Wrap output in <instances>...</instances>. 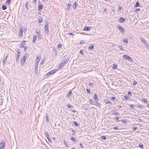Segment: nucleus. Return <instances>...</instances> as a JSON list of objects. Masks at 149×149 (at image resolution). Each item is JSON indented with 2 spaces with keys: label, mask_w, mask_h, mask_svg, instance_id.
Returning <instances> with one entry per match:
<instances>
[{
  "label": "nucleus",
  "mask_w": 149,
  "mask_h": 149,
  "mask_svg": "<svg viewBox=\"0 0 149 149\" xmlns=\"http://www.w3.org/2000/svg\"><path fill=\"white\" fill-rule=\"evenodd\" d=\"M72 93V91H70L68 93L67 95V97H69L71 95Z\"/></svg>",
  "instance_id": "a211bd4d"
},
{
  "label": "nucleus",
  "mask_w": 149,
  "mask_h": 149,
  "mask_svg": "<svg viewBox=\"0 0 149 149\" xmlns=\"http://www.w3.org/2000/svg\"><path fill=\"white\" fill-rule=\"evenodd\" d=\"M23 110L20 109L19 110V112L20 114L22 113L23 112Z\"/></svg>",
  "instance_id": "8fccbe9b"
},
{
  "label": "nucleus",
  "mask_w": 149,
  "mask_h": 149,
  "mask_svg": "<svg viewBox=\"0 0 149 149\" xmlns=\"http://www.w3.org/2000/svg\"><path fill=\"white\" fill-rule=\"evenodd\" d=\"M20 56V54L19 52H17V56L16 57V61L17 62L18 61L19 58Z\"/></svg>",
  "instance_id": "1a4fd4ad"
},
{
  "label": "nucleus",
  "mask_w": 149,
  "mask_h": 149,
  "mask_svg": "<svg viewBox=\"0 0 149 149\" xmlns=\"http://www.w3.org/2000/svg\"><path fill=\"white\" fill-rule=\"evenodd\" d=\"M138 107L140 108H143V106H141V105H139L138 106Z\"/></svg>",
  "instance_id": "680f3d73"
},
{
  "label": "nucleus",
  "mask_w": 149,
  "mask_h": 149,
  "mask_svg": "<svg viewBox=\"0 0 149 149\" xmlns=\"http://www.w3.org/2000/svg\"><path fill=\"white\" fill-rule=\"evenodd\" d=\"M123 58L125 60H127L130 62H132V60L131 58L129 56L127 55H124L123 56Z\"/></svg>",
  "instance_id": "f03ea898"
},
{
  "label": "nucleus",
  "mask_w": 149,
  "mask_h": 149,
  "mask_svg": "<svg viewBox=\"0 0 149 149\" xmlns=\"http://www.w3.org/2000/svg\"><path fill=\"white\" fill-rule=\"evenodd\" d=\"M130 107L131 108V109H134V105H133V104H131Z\"/></svg>",
  "instance_id": "a19ab883"
},
{
  "label": "nucleus",
  "mask_w": 149,
  "mask_h": 149,
  "mask_svg": "<svg viewBox=\"0 0 149 149\" xmlns=\"http://www.w3.org/2000/svg\"><path fill=\"white\" fill-rule=\"evenodd\" d=\"M125 19L122 17L120 18V19L119 20V22L122 23H123L124 22Z\"/></svg>",
  "instance_id": "4468645a"
},
{
  "label": "nucleus",
  "mask_w": 149,
  "mask_h": 149,
  "mask_svg": "<svg viewBox=\"0 0 149 149\" xmlns=\"http://www.w3.org/2000/svg\"><path fill=\"white\" fill-rule=\"evenodd\" d=\"M101 138L103 140H105L106 139V137L105 136H101Z\"/></svg>",
  "instance_id": "58836bf2"
},
{
  "label": "nucleus",
  "mask_w": 149,
  "mask_h": 149,
  "mask_svg": "<svg viewBox=\"0 0 149 149\" xmlns=\"http://www.w3.org/2000/svg\"><path fill=\"white\" fill-rule=\"evenodd\" d=\"M79 145L81 146V148H84V146L81 143H80Z\"/></svg>",
  "instance_id": "338daca9"
},
{
  "label": "nucleus",
  "mask_w": 149,
  "mask_h": 149,
  "mask_svg": "<svg viewBox=\"0 0 149 149\" xmlns=\"http://www.w3.org/2000/svg\"><path fill=\"white\" fill-rule=\"evenodd\" d=\"M1 145H2L1 147L3 149L4 148V147H5V143H4L3 142L2 143H1Z\"/></svg>",
  "instance_id": "c756f323"
},
{
  "label": "nucleus",
  "mask_w": 149,
  "mask_h": 149,
  "mask_svg": "<svg viewBox=\"0 0 149 149\" xmlns=\"http://www.w3.org/2000/svg\"><path fill=\"white\" fill-rule=\"evenodd\" d=\"M26 54H25L22 57V60L23 61H25L26 59Z\"/></svg>",
  "instance_id": "cd10ccee"
},
{
  "label": "nucleus",
  "mask_w": 149,
  "mask_h": 149,
  "mask_svg": "<svg viewBox=\"0 0 149 149\" xmlns=\"http://www.w3.org/2000/svg\"><path fill=\"white\" fill-rule=\"evenodd\" d=\"M117 67V65L116 64H113L112 68L113 69H116Z\"/></svg>",
  "instance_id": "b1692460"
},
{
  "label": "nucleus",
  "mask_w": 149,
  "mask_h": 149,
  "mask_svg": "<svg viewBox=\"0 0 149 149\" xmlns=\"http://www.w3.org/2000/svg\"><path fill=\"white\" fill-rule=\"evenodd\" d=\"M116 98L115 97H111V99L112 100H114Z\"/></svg>",
  "instance_id": "603ef678"
},
{
  "label": "nucleus",
  "mask_w": 149,
  "mask_h": 149,
  "mask_svg": "<svg viewBox=\"0 0 149 149\" xmlns=\"http://www.w3.org/2000/svg\"><path fill=\"white\" fill-rule=\"evenodd\" d=\"M140 9L139 8H137L135 10V11L136 12V11H140Z\"/></svg>",
  "instance_id": "13d9d810"
},
{
  "label": "nucleus",
  "mask_w": 149,
  "mask_h": 149,
  "mask_svg": "<svg viewBox=\"0 0 149 149\" xmlns=\"http://www.w3.org/2000/svg\"><path fill=\"white\" fill-rule=\"evenodd\" d=\"M94 47V46L93 45H91V46H90L88 47V49L91 50H92Z\"/></svg>",
  "instance_id": "4be33fe9"
},
{
  "label": "nucleus",
  "mask_w": 149,
  "mask_h": 149,
  "mask_svg": "<svg viewBox=\"0 0 149 149\" xmlns=\"http://www.w3.org/2000/svg\"><path fill=\"white\" fill-rule=\"evenodd\" d=\"M119 48L120 49H121V50H122V49H123V47H122V46H119Z\"/></svg>",
  "instance_id": "e2e57ef3"
},
{
  "label": "nucleus",
  "mask_w": 149,
  "mask_h": 149,
  "mask_svg": "<svg viewBox=\"0 0 149 149\" xmlns=\"http://www.w3.org/2000/svg\"><path fill=\"white\" fill-rule=\"evenodd\" d=\"M141 40L142 42H143L144 43H145L146 41L144 38H141Z\"/></svg>",
  "instance_id": "e433bc0d"
},
{
  "label": "nucleus",
  "mask_w": 149,
  "mask_h": 149,
  "mask_svg": "<svg viewBox=\"0 0 149 149\" xmlns=\"http://www.w3.org/2000/svg\"><path fill=\"white\" fill-rule=\"evenodd\" d=\"M63 142L64 144L66 146V147H67L68 146V145L67 142L65 140H63Z\"/></svg>",
  "instance_id": "c85d7f7f"
},
{
  "label": "nucleus",
  "mask_w": 149,
  "mask_h": 149,
  "mask_svg": "<svg viewBox=\"0 0 149 149\" xmlns=\"http://www.w3.org/2000/svg\"><path fill=\"white\" fill-rule=\"evenodd\" d=\"M45 134L46 135V137H48L49 136V134L47 132H45Z\"/></svg>",
  "instance_id": "c9c22d12"
},
{
  "label": "nucleus",
  "mask_w": 149,
  "mask_h": 149,
  "mask_svg": "<svg viewBox=\"0 0 149 149\" xmlns=\"http://www.w3.org/2000/svg\"><path fill=\"white\" fill-rule=\"evenodd\" d=\"M37 36L39 39H41V36L40 33L37 34Z\"/></svg>",
  "instance_id": "473e14b6"
},
{
  "label": "nucleus",
  "mask_w": 149,
  "mask_h": 149,
  "mask_svg": "<svg viewBox=\"0 0 149 149\" xmlns=\"http://www.w3.org/2000/svg\"><path fill=\"white\" fill-rule=\"evenodd\" d=\"M43 8V6L41 4H40L38 5V10H42Z\"/></svg>",
  "instance_id": "f8f14e48"
},
{
  "label": "nucleus",
  "mask_w": 149,
  "mask_h": 149,
  "mask_svg": "<svg viewBox=\"0 0 149 149\" xmlns=\"http://www.w3.org/2000/svg\"><path fill=\"white\" fill-rule=\"evenodd\" d=\"M42 21V18H40L38 19V22L39 23H41Z\"/></svg>",
  "instance_id": "ea45409f"
},
{
  "label": "nucleus",
  "mask_w": 149,
  "mask_h": 149,
  "mask_svg": "<svg viewBox=\"0 0 149 149\" xmlns=\"http://www.w3.org/2000/svg\"><path fill=\"white\" fill-rule=\"evenodd\" d=\"M39 61H40V59H38V57H37L36 58V63H35V65H38V63H39Z\"/></svg>",
  "instance_id": "2eb2a0df"
},
{
  "label": "nucleus",
  "mask_w": 149,
  "mask_h": 149,
  "mask_svg": "<svg viewBox=\"0 0 149 149\" xmlns=\"http://www.w3.org/2000/svg\"><path fill=\"white\" fill-rule=\"evenodd\" d=\"M68 34H69V35H73V36H74V34L73 33H68Z\"/></svg>",
  "instance_id": "6e6d98bb"
},
{
  "label": "nucleus",
  "mask_w": 149,
  "mask_h": 149,
  "mask_svg": "<svg viewBox=\"0 0 149 149\" xmlns=\"http://www.w3.org/2000/svg\"><path fill=\"white\" fill-rule=\"evenodd\" d=\"M37 39V36H34L33 37L32 42L34 44L35 43L36 40Z\"/></svg>",
  "instance_id": "9d476101"
},
{
  "label": "nucleus",
  "mask_w": 149,
  "mask_h": 149,
  "mask_svg": "<svg viewBox=\"0 0 149 149\" xmlns=\"http://www.w3.org/2000/svg\"><path fill=\"white\" fill-rule=\"evenodd\" d=\"M48 28H49V24L48 23L46 22V24L45 25V29L44 30L45 31H49V30H48Z\"/></svg>",
  "instance_id": "6e6552de"
},
{
  "label": "nucleus",
  "mask_w": 149,
  "mask_h": 149,
  "mask_svg": "<svg viewBox=\"0 0 149 149\" xmlns=\"http://www.w3.org/2000/svg\"><path fill=\"white\" fill-rule=\"evenodd\" d=\"M142 101H143V102H144L145 103H147L148 102V101H146L145 99H143L142 100Z\"/></svg>",
  "instance_id": "c03bdc74"
},
{
  "label": "nucleus",
  "mask_w": 149,
  "mask_h": 149,
  "mask_svg": "<svg viewBox=\"0 0 149 149\" xmlns=\"http://www.w3.org/2000/svg\"><path fill=\"white\" fill-rule=\"evenodd\" d=\"M67 107L69 108H71V105L70 104H68Z\"/></svg>",
  "instance_id": "0e129e2a"
},
{
  "label": "nucleus",
  "mask_w": 149,
  "mask_h": 149,
  "mask_svg": "<svg viewBox=\"0 0 149 149\" xmlns=\"http://www.w3.org/2000/svg\"><path fill=\"white\" fill-rule=\"evenodd\" d=\"M7 8V7L6 6L4 5H3L2 6V10H5Z\"/></svg>",
  "instance_id": "bb28decb"
},
{
  "label": "nucleus",
  "mask_w": 149,
  "mask_h": 149,
  "mask_svg": "<svg viewBox=\"0 0 149 149\" xmlns=\"http://www.w3.org/2000/svg\"><path fill=\"white\" fill-rule=\"evenodd\" d=\"M25 62V61H23V60H21V65L23 66L24 65Z\"/></svg>",
  "instance_id": "a878e982"
},
{
  "label": "nucleus",
  "mask_w": 149,
  "mask_h": 149,
  "mask_svg": "<svg viewBox=\"0 0 149 149\" xmlns=\"http://www.w3.org/2000/svg\"><path fill=\"white\" fill-rule=\"evenodd\" d=\"M56 70H51L48 72L46 74L47 76H49V75L54 74Z\"/></svg>",
  "instance_id": "39448f33"
},
{
  "label": "nucleus",
  "mask_w": 149,
  "mask_h": 149,
  "mask_svg": "<svg viewBox=\"0 0 149 149\" xmlns=\"http://www.w3.org/2000/svg\"><path fill=\"white\" fill-rule=\"evenodd\" d=\"M24 47V51H26L27 49V47H26V46H25Z\"/></svg>",
  "instance_id": "bf43d9fd"
},
{
  "label": "nucleus",
  "mask_w": 149,
  "mask_h": 149,
  "mask_svg": "<svg viewBox=\"0 0 149 149\" xmlns=\"http://www.w3.org/2000/svg\"><path fill=\"white\" fill-rule=\"evenodd\" d=\"M118 28L119 29L120 31L122 33H124L125 31L121 26H118Z\"/></svg>",
  "instance_id": "20e7f679"
},
{
  "label": "nucleus",
  "mask_w": 149,
  "mask_h": 149,
  "mask_svg": "<svg viewBox=\"0 0 149 149\" xmlns=\"http://www.w3.org/2000/svg\"><path fill=\"white\" fill-rule=\"evenodd\" d=\"M71 5V3H70V2L67 4V7L66 8V9L69 10L70 8V7Z\"/></svg>",
  "instance_id": "ddd939ff"
},
{
  "label": "nucleus",
  "mask_w": 149,
  "mask_h": 149,
  "mask_svg": "<svg viewBox=\"0 0 149 149\" xmlns=\"http://www.w3.org/2000/svg\"><path fill=\"white\" fill-rule=\"evenodd\" d=\"M91 28L90 26H85L83 30L84 31H89L91 30Z\"/></svg>",
  "instance_id": "0eeeda50"
},
{
  "label": "nucleus",
  "mask_w": 149,
  "mask_h": 149,
  "mask_svg": "<svg viewBox=\"0 0 149 149\" xmlns=\"http://www.w3.org/2000/svg\"><path fill=\"white\" fill-rule=\"evenodd\" d=\"M73 124L75 126H78V123L76 122H75V121L74 122H73Z\"/></svg>",
  "instance_id": "4c0bfd02"
},
{
  "label": "nucleus",
  "mask_w": 149,
  "mask_h": 149,
  "mask_svg": "<svg viewBox=\"0 0 149 149\" xmlns=\"http://www.w3.org/2000/svg\"><path fill=\"white\" fill-rule=\"evenodd\" d=\"M128 41L126 39H124L123 40V42L125 43H126Z\"/></svg>",
  "instance_id": "49530a36"
},
{
  "label": "nucleus",
  "mask_w": 149,
  "mask_h": 149,
  "mask_svg": "<svg viewBox=\"0 0 149 149\" xmlns=\"http://www.w3.org/2000/svg\"><path fill=\"white\" fill-rule=\"evenodd\" d=\"M104 102L106 104H108L110 105H112V103L110 101L107 99L104 100Z\"/></svg>",
  "instance_id": "9b49d317"
},
{
  "label": "nucleus",
  "mask_w": 149,
  "mask_h": 149,
  "mask_svg": "<svg viewBox=\"0 0 149 149\" xmlns=\"http://www.w3.org/2000/svg\"><path fill=\"white\" fill-rule=\"evenodd\" d=\"M25 7L27 10H29L28 2L27 1L25 3Z\"/></svg>",
  "instance_id": "5701e85b"
},
{
  "label": "nucleus",
  "mask_w": 149,
  "mask_h": 149,
  "mask_svg": "<svg viewBox=\"0 0 149 149\" xmlns=\"http://www.w3.org/2000/svg\"><path fill=\"white\" fill-rule=\"evenodd\" d=\"M61 47V44H58V47L59 48H60Z\"/></svg>",
  "instance_id": "864d4df0"
},
{
  "label": "nucleus",
  "mask_w": 149,
  "mask_h": 149,
  "mask_svg": "<svg viewBox=\"0 0 149 149\" xmlns=\"http://www.w3.org/2000/svg\"><path fill=\"white\" fill-rule=\"evenodd\" d=\"M94 99L95 100L97 101L98 100V97L97 94H95L94 95Z\"/></svg>",
  "instance_id": "f3484780"
},
{
  "label": "nucleus",
  "mask_w": 149,
  "mask_h": 149,
  "mask_svg": "<svg viewBox=\"0 0 149 149\" xmlns=\"http://www.w3.org/2000/svg\"><path fill=\"white\" fill-rule=\"evenodd\" d=\"M6 2L7 3H10V0H7Z\"/></svg>",
  "instance_id": "052dcab7"
},
{
  "label": "nucleus",
  "mask_w": 149,
  "mask_h": 149,
  "mask_svg": "<svg viewBox=\"0 0 149 149\" xmlns=\"http://www.w3.org/2000/svg\"><path fill=\"white\" fill-rule=\"evenodd\" d=\"M70 139L73 142H76L77 141V140H76L73 137H71Z\"/></svg>",
  "instance_id": "393cba45"
},
{
  "label": "nucleus",
  "mask_w": 149,
  "mask_h": 149,
  "mask_svg": "<svg viewBox=\"0 0 149 149\" xmlns=\"http://www.w3.org/2000/svg\"><path fill=\"white\" fill-rule=\"evenodd\" d=\"M93 85V84H92V83H90L89 84V85H88V86H89L92 87V86Z\"/></svg>",
  "instance_id": "5fc2aeb1"
},
{
  "label": "nucleus",
  "mask_w": 149,
  "mask_h": 149,
  "mask_svg": "<svg viewBox=\"0 0 149 149\" xmlns=\"http://www.w3.org/2000/svg\"><path fill=\"white\" fill-rule=\"evenodd\" d=\"M72 132H73V134H72V135H74V133L75 132V131L73 130H72Z\"/></svg>",
  "instance_id": "3c124183"
},
{
  "label": "nucleus",
  "mask_w": 149,
  "mask_h": 149,
  "mask_svg": "<svg viewBox=\"0 0 149 149\" xmlns=\"http://www.w3.org/2000/svg\"><path fill=\"white\" fill-rule=\"evenodd\" d=\"M74 8H76L77 6V4L76 2V1H75L72 6Z\"/></svg>",
  "instance_id": "aec40b11"
},
{
  "label": "nucleus",
  "mask_w": 149,
  "mask_h": 149,
  "mask_svg": "<svg viewBox=\"0 0 149 149\" xmlns=\"http://www.w3.org/2000/svg\"><path fill=\"white\" fill-rule=\"evenodd\" d=\"M46 121L47 122H49V118H48V115H47L46 116Z\"/></svg>",
  "instance_id": "72a5a7b5"
},
{
  "label": "nucleus",
  "mask_w": 149,
  "mask_h": 149,
  "mask_svg": "<svg viewBox=\"0 0 149 149\" xmlns=\"http://www.w3.org/2000/svg\"><path fill=\"white\" fill-rule=\"evenodd\" d=\"M38 65H36L35 71V72L37 74V73L38 72Z\"/></svg>",
  "instance_id": "6ab92c4d"
},
{
  "label": "nucleus",
  "mask_w": 149,
  "mask_h": 149,
  "mask_svg": "<svg viewBox=\"0 0 149 149\" xmlns=\"http://www.w3.org/2000/svg\"><path fill=\"white\" fill-rule=\"evenodd\" d=\"M143 145L142 143H140L139 145V147L141 148H143Z\"/></svg>",
  "instance_id": "7c9ffc66"
},
{
  "label": "nucleus",
  "mask_w": 149,
  "mask_h": 149,
  "mask_svg": "<svg viewBox=\"0 0 149 149\" xmlns=\"http://www.w3.org/2000/svg\"><path fill=\"white\" fill-rule=\"evenodd\" d=\"M86 91L87 92V93H90L91 92V90H88V89L87 88L86 89Z\"/></svg>",
  "instance_id": "de8ad7c7"
},
{
  "label": "nucleus",
  "mask_w": 149,
  "mask_h": 149,
  "mask_svg": "<svg viewBox=\"0 0 149 149\" xmlns=\"http://www.w3.org/2000/svg\"><path fill=\"white\" fill-rule=\"evenodd\" d=\"M84 42V41H83V40H81V41L80 42V43L81 44H82Z\"/></svg>",
  "instance_id": "774afa93"
},
{
  "label": "nucleus",
  "mask_w": 149,
  "mask_h": 149,
  "mask_svg": "<svg viewBox=\"0 0 149 149\" xmlns=\"http://www.w3.org/2000/svg\"><path fill=\"white\" fill-rule=\"evenodd\" d=\"M140 6V5L139 2H138V1H137L135 5V7H137Z\"/></svg>",
  "instance_id": "412c9836"
},
{
  "label": "nucleus",
  "mask_w": 149,
  "mask_h": 149,
  "mask_svg": "<svg viewBox=\"0 0 149 149\" xmlns=\"http://www.w3.org/2000/svg\"><path fill=\"white\" fill-rule=\"evenodd\" d=\"M36 33L37 34L40 33V31H39L38 30H37L36 31Z\"/></svg>",
  "instance_id": "79ce46f5"
},
{
  "label": "nucleus",
  "mask_w": 149,
  "mask_h": 149,
  "mask_svg": "<svg viewBox=\"0 0 149 149\" xmlns=\"http://www.w3.org/2000/svg\"><path fill=\"white\" fill-rule=\"evenodd\" d=\"M127 94L128 95H130V96L131 97L132 96V95L131 94V93L130 92H128L127 93Z\"/></svg>",
  "instance_id": "09e8293b"
},
{
  "label": "nucleus",
  "mask_w": 149,
  "mask_h": 149,
  "mask_svg": "<svg viewBox=\"0 0 149 149\" xmlns=\"http://www.w3.org/2000/svg\"><path fill=\"white\" fill-rule=\"evenodd\" d=\"M26 41L25 40L23 41L22 42L21 44L19 46V47L20 48H23L24 47V46L25 44Z\"/></svg>",
  "instance_id": "423d86ee"
},
{
  "label": "nucleus",
  "mask_w": 149,
  "mask_h": 149,
  "mask_svg": "<svg viewBox=\"0 0 149 149\" xmlns=\"http://www.w3.org/2000/svg\"><path fill=\"white\" fill-rule=\"evenodd\" d=\"M8 57V55H6V56L5 58H4V60L3 61V62H4L5 61H6L7 58Z\"/></svg>",
  "instance_id": "f704fd0d"
},
{
  "label": "nucleus",
  "mask_w": 149,
  "mask_h": 149,
  "mask_svg": "<svg viewBox=\"0 0 149 149\" xmlns=\"http://www.w3.org/2000/svg\"><path fill=\"white\" fill-rule=\"evenodd\" d=\"M124 97L126 100H127L129 98V97L127 96H125Z\"/></svg>",
  "instance_id": "a18cd8bd"
},
{
  "label": "nucleus",
  "mask_w": 149,
  "mask_h": 149,
  "mask_svg": "<svg viewBox=\"0 0 149 149\" xmlns=\"http://www.w3.org/2000/svg\"><path fill=\"white\" fill-rule=\"evenodd\" d=\"M137 84V83L136 81H134L133 83V84L134 85H136Z\"/></svg>",
  "instance_id": "4d7b16f0"
},
{
  "label": "nucleus",
  "mask_w": 149,
  "mask_h": 149,
  "mask_svg": "<svg viewBox=\"0 0 149 149\" xmlns=\"http://www.w3.org/2000/svg\"><path fill=\"white\" fill-rule=\"evenodd\" d=\"M110 112L113 115H117L118 114L117 112L113 110H112Z\"/></svg>",
  "instance_id": "dca6fc26"
},
{
  "label": "nucleus",
  "mask_w": 149,
  "mask_h": 149,
  "mask_svg": "<svg viewBox=\"0 0 149 149\" xmlns=\"http://www.w3.org/2000/svg\"><path fill=\"white\" fill-rule=\"evenodd\" d=\"M93 104L96 106H98L99 105V103L97 102H95Z\"/></svg>",
  "instance_id": "2f4dec72"
},
{
  "label": "nucleus",
  "mask_w": 149,
  "mask_h": 149,
  "mask_svg": "<svg viewBox=\"0 0 149 149\" xmlns=\"http://www.w3.org/2000/svg\"><path fill=\"white\" fill-rule=\"evenodd\" d=\"M69 61V59L68 58H67L65 60L63 61V62L60 64L59 65L58 69H62L63 67L64 66L65 64L66 63Z\"/></svg>",
  "instance_id": "f257e3e1"
},
{
  "label": "nucleus",
  "mask_w": 149,
  "mask_h": 149,
  "mask_svg": "<svg viewBox=\"0 0 149 149\" xmlns=\"http://www.w3.org/2000/svg\"><path fill=\"white\" fill-rule=\"evenodd\" d=\"M89 101H90V102H91L90 104H94V103H93V101L91 99H90V100Z\"/></svg>",
  "instance_id": "37998d69"
},
{
  "label": "nucleus",
  "mask_w": 149,
  "mask_h": 149,
  "mask_svg": "<svg viewBox=\"0 0 149 149\" xmlns=\"http://www.w3.org/2000/svg\"><path fill=\"white\" fill-rule=\"evenodd\" d=\"M80 54H82L83 53V51L82 50H81L80 51Z\"/></svg>",
  "instance_id": "69168bd1"
},
{
  "label": "nucleus",
  "mask_w": 149,
  "mask_h": 149,
  "mask_svg": "<svg viewBox=\"0 0 149 149\" xmlns=\"http://www.w3.org/2000/svg\"><path fill=\"white\" fill-rule=\"evenodd\" d=\"M23 29V28H20L19 36L20 37H22V36Z\"/></svg>",
  "instance_id": "7ed1b4c3"
}]
</instances>
